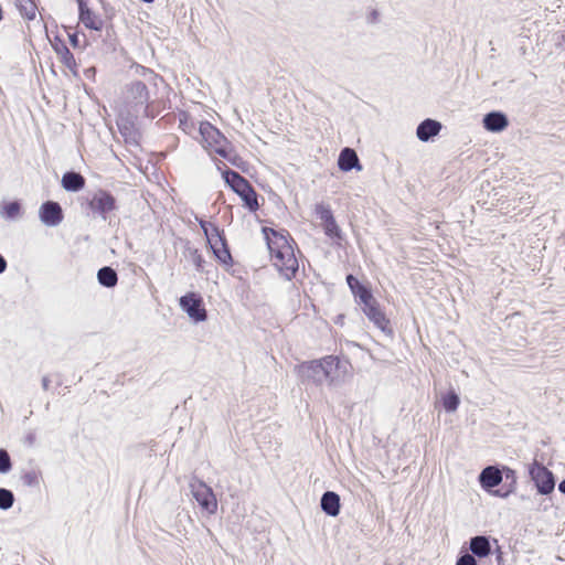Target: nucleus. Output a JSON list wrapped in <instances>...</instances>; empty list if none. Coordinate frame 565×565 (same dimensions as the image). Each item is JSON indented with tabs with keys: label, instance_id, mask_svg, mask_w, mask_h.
<instances>
[{
	"label": "nucleus",
	"instance_id": "obj_27",
	"mask_svg": "<svg viewBox=\"0 0 565 565\" xmlns=\"http://www.w3.org/2000/svg\"><path fill=\"white\" fill-rule=\"evenodd\" d=\"M441 402L447 412H455L459 405V397L455 392H448L441 397Z\"/></svg>",
	"mask_w": 565,
	"mask_h": 565
},
{
	"label": "nucleus",
	"instance_id": "obj_33",
	"mask_svg": "<svg viewBox=\"0 0 565 565\" xmlns=\"http://www.w3.org/2000/svg\"><path fill=\"white\" fill-rule=\"evenodd\" d=\"M22 480L26 486H36L39 483V476L34 471H30L22 476Z\"/></svg>",
	"mask_w": 565,
	"mask_h": 565
},
{
	"label": "nucleus",
	"instance_id": "obj_24",
	"mask_svg": "<svg viewBox=\"0 0 565 565\" xmlns=\"http://www.w3.org/2000/svg\"><path fill=\"white\" fill-rule=\"evenodd\" d=\"M97 278L100 285L111 288L117 285L118 276L111 267H103L98 270Z\"/></svg>",
	"mask_w": 565,
	"mask_h": 565
},
{
	"label": "nucleus",
	"instance_id": "obj_18",
	"mask_svg": "<svg viewBox=\"0 0 565 565\" xmlns=\"http://www.w3.org/2000/svg\"><path fill=\"white\" fill-rule=\"evenodd\" d=\"M483 126L489 131H502L508 127V119L501 113H489L483 118Z\"/></svg>",
	"mask_w": 565,
	"mask_h": 565
},
{
	"label": "nucleus",
	"instance_id": "obj_26",
	"mask_svg": "<svg viewBox=\"0 0 565 565\" xmlns=\"http://www.w3.org/2000/svg\"><path fill=\"white\" fill-rule=\"evenodd\" d=\"M179 118V128L186 135L192 136L196 130L195 120L188 111H180L178 115Z\"/></svg>",
	"mask_w": 565,
	"mask_h": 565
},
{
	"label": "nucleus",
	"instance_id": "obj_6",
	"mask_svg": "<svg viewBox=\"0 0 565 565\" xmlns=\"http://www.w3.org/2000/svg\"><path fill=\"white\" fill-rule=\"evenodd\" d=\"M190 488L201 509L209 515L215 514L218 503L212 488L201 480L191 482Z\"/></svg>",
	"mask_w": 565,
	"mask_h": 565
},
{
	"label": "nucleus",
	"instance_id": "obj_31",
	"mask_svg": "<svg viewBox=\"0 0 565 565\" xmlns=\"http://www.w3.org/2000/svg\"><path fill=\"white\" fill-rule=\"evenodd\" d=\"M190 258L195 266L198 271H203L205 259L202 255V253L198 248H190L189 249Z\"/></svg>",
	"mask_w": 565,
	"mask_h": 565
},
{
	"label": "nucleus",
	"instance_id": "obj_30",
	"mask_svg": "<svg viewBox=\"0 0 565 565\" xmlns=\"http://www.w3.org/2000/svg\"><path fill=\"white\" fill-rule=\"evenodd\" d=\"M14 497L10 490L0 488V509L8 510L13 505Z\"/></svg>",
	"mask_w": 565,
	"mask_h": 565
},
{
	"label": "nucleus",
	"instance_id": "obj_7",
	"mask_svg": "<svg viewBox=\"0 0 565 565\" xmlns=\"http://www.w3.org/2000/svg\"><path fill=\"white\" fill-rule=\"evenodd\" d=\"M359 303L362 305L364 315L374 323L375 327L381 329L383 332H392L390 319L386 317L379 301L372 294H370L367 298L359 301Z\"/></svg>",
	"mask_w": 565,
	"mask_h": 565
},
{
	"label": "nucleus",
	"instance_id": "obj_29",
	"mask_svg": "<svg viewBox=\"0 0 565 565\" xmlns=\"http://www.w3.org/2000/svg\"><path fill=\"white\" fill-rule=\"evenodd\" d=\"M21 15L26 20H34L36 17V6L30 1L26 0L24 3H20L19 6Z\"/></svg>",
	"mask_w": 565,
	"mask_h": 565
},
{
	"label": "nucleus",
	"instance_id": "obj_32",
	"mask_svg": "<svg viewBox=\"0 0 565 565\" xmlns=\"http://www.w3.org/2000/svg\"><path fill=\"white\" fill-rule=\"evenodd\" d=\"M11 459L7 450L0 449V472L6 473L11 469Z\"/></svg>",
	"mask_w": 565,
	"mask_h": 565
},
{
	"label": "nucleus",
	"instance_id": "obj_9",
	"mask_svg": "<svg viewBox=\"0 0 565 565\" xmlns=\"http://www.w3.org/2000/svg\"><path fill=\"white\" fill-rule=\"evenodd\" d=\"M180 307L188 313L194 322L205 321L207 312L202 297L196 292H188L179 300Z\"/></svg>",
	"mask_w": 565,
	"mask_h": 565
},
{
	"label": "nucleus",
	"instance_id": "obj_4",
	"mask_svg": "<svg viewBox=\"0 0 565 565\" xmlns=\"http://www.w3.org/2000/svg\"><path fill=\"white\" fill-rule=\"evenodd\" d=\"M199 224L216 260L225 267H232L234 260L224 232L217 225L204 220H201Z\"/></svg>",
	"mask_w": 565,
	"mask_h": 565
},
{
	"label": "nucleus",
	"instance_id": "obj_3",
	"mask_svg": "<svg viewBox=\"0 0 565 565\" xmlns=\"http://www.w3.org/2000/svg\"><path fill=\"white\" fill-rule=\"evenodd\" d=\"M217 169L225 183L241 198L243 205L250 212H256L259 209L258 195L249 181L238 172L228 169L224 162L217 164Z\"/></svg>",
	"mask_w": 565,
	"mask_h": 565
},
{
	"label": "nucleus",
	"instance_id": "obj_22",
	"mask_svg": "<svg viewBox=\"0 0 565 565\" xmlns=\"http://www.w3.org/2000/svg\"><path fill=\"white\" fill-rule=\"evenodd\" d=\"M62 185L66 191H79L85 186V178L77 172H66L62 178Z\"/></svg>",
	"mask_w": 565,
	"mask_h": 565
},
{
	"label": "nucleus",
	"instance_id": "obj_1",
	"mask_svg": "<svg viewBox=\"0 0 565 565\" xmlns=\"http://www.w3.org/2000/svg\"><path fill=\"white\" fill-rule=\"evenodd\" d=\"M270 260L277 270L288 280L296 277L299 262L295 254L296 242L286 230L264 227Z\"/></svg>",
	"mask_w": 565,
	"mask_h": 565
},
{
	"label": "nucleus",
	"instance_id": "obj_13",
	"mask_svg": "<svg viewBox=\"0 0 565 565\" xmlns=\"http://www.w3.org/2000/svg\"><path fill=\"white\" fill-rule=\"evenodd\" d=\"M40 218L49 226H56L63 221V211L58 203L47 201L40 207Z\"/></svg>",
	"mask_w": 565,
	"mask_h": 565
},
{
	"label": "nucleus",
	"instance_id": "obj_11",
	"mask_svg": "<svg viewBox=\"0 0 565 565\" xmlns=\"http://www.w3.org/2000/svg\"><path fill=\"white\" fill-rule=\"evenodd\" d=\"M87 205L93 213L105 216L116 209V199L108 191L98 190L93 194Z\"/></svg>",
	"mask_w": 565,
	"mask_h": 565
},
{
	"label": "nucleus",
	"instance_id": "obj_17",
	"mask_svg": "<svg viewBox=\"0 0 565 565\" xmlns=\"http://www.w3.org/2000/svg\"><path fill=\"white\" fill-rule=\"evenodd\" d=\"M338 166L342 171H350L353 168L361 170L356 152L351 148H344L340 152Z\"/></svg>",
	"mask_w": 565,
	"mask_h": 565
},
{
	"label": "nucleus",
	"instance_id": "obj_2",
	"mask_svg": "<svg viewBox=\"0 0 565 565\" xmlns=\"http://www.w3.org/2000/svg\"><path fill=\"white\" fill-rule=\"evenodd\" d=\"M199 142L216 162V166L223 162L221 159L228 161L233 166H238L239 156L235 151L232 142L218 128L210 121H201L199 125Z\"/></svg>",
	"mask_w": 565,
	"mask_h": 565
},
{
	"label": "nucleus",
	"instance_id": "obj_21",
	"mask_svg": "<svg viewBox=\"0 0 565 565\" xmlns=\"http://www.w3.org/2000/svg\"><path fill=\"white\" fill-rule=\"evenodd\" d=\"M321 508L327 514L337 516L340 513V497L332 491L326 492L321 498Z\"/></svg>",
	"mask_w": 565,
	"mask_h": 565
},
{
	"label": "nucleus",
	"instance_id": "obj_14",
	"mask_svg": "<svg viewBox=\"0 0 565 565\" xmlns=\"http://www.w3.org/2000/svg\"><path fill=\"white\" fill-rule=\"evenodd\" d=\"M297 370L302 381H311L316 384L322 383L321 359L303 362Z\"/></svg>",
	"mask_w": 565,
	"mask_h": 565
},
{
	"label": "nucleus",
	"instance_id": "obj_15",
	"mask_svg": "<svg viewBox=\"0 0 565 565\" xmlns=\"http://www.w3.org/2000/svg\"><path fill=\"white\" fill-rule=\"evenodd\" d=\"M341 362L338 356L327 355L321 359L322 381L332 384L340 379Z\"/></svg>",
	"mask_w": 565,
	"mask_h": 565
},
{
	"label": "nucleus",
	"instance_id": "obj_5",
	"mask_svg": "<svg viewBox=\"0 0 565 565\" xmlns=\"http://www.w3.org/2000/svg\"><path fill=\"white\" fill-rule=\"evenodd\" d=\"M78 20L87 30L100 32L105 24V14L99 0H77Z\"/></svg>",
	"mask_w": 565,
	"mask_h": 565
},
{
	"label": "nucleus",
	"instance_id": "obj_16",
	"mask_svg": "<svg viewBox=\"0 0 565 565\" xmlns=\"http://www.w3.org/2000/svg\"><path fill=\"white\" fill-rule=\"evenodd\" d=\"M479 481L481 487L489 491L500 484L502 481V472L497 467L489 466L481 471Z\"/></svg>",
	"mask_w": 565,
	"mask_h": 565
},
{
	"label": "nucleus",
	"instance_id": "obj_23",
	"mask_svg": "<svg viewBox=\"0 0 565 565\" xmlns=\"http://www.w3.org/2000/svg\"><path fill=\"white\" fill-rule=\"evenodd\" d=\"M347 282L355 299H358V302L367 298L369 295L372 294V291L362 285L353 275L347 276Z\"/></svg>",
	"mask_w": 565,
	"mask_h": 565
},
{
	"label": "nucleus",
	"instance_id": "obj_35",
	"mask_svg": "<svg viewBox=\"0 0 565 565\" xmlns=\"http://www.w3.org/2000/svg\"><path fill=\"white\" fill-rule=\"evenodd\" d=\"M70 41L74 47L78 46V36L76 34L70 35Z\"/></svg>",
	"mask_w": 565,
	"mask_h": 565
},
{
	"label": "nucleus",
	"instance_id": "obj_36",
	"mask_svg": "<svg viewBox=\"0 0 565 565\" xmlns=\"http://www.w3.org/2000/svg\"><path fill=\"white\" fill-rule=\"evenodd\" d=\"M7 269V262L6 259L0 255V274H2Z\"/></svg>",
	"mask_w": 565,
	"mask_h": 565
},
{
	"label": "nucleus",
	"instance_id": "obj_19",
	"mask_svg": "<svg viewBox=\"0 0 565 565\" xmlns=\"http://www.w3.org/2000/svg\"><path fill=\"white\" fill-rule=\"evenodd\" d=\"M53 47L58 56L60 62L75 73L77 70V63L66 44L64 42H58L55 43Z\"/></svg>",
	"mask_w": 565,
	"mask_h": 565
},
{
	"label": "nucleus",
	"instance_id": "obj_12",
	"mask_svg": "<svg viewBox=\"0 0 565 565\" xmlns=\"http://www.w3.org/2000/svg\"><path fill=\"white\" fill-rule=\"evenodd\" d=\"M315 214L321 221L327 236L331 238L340 237V228L329 205L324 203L317 204L315 206Z\"/></svg>",
	"mask_w": 565,
	"mask_h": 565
},
{
	"label": "nucleus",
	"instance_id": "obj_34",
	"mask_svg": "<svg viewBox=\"0 0 565 565\" xmlns=\"http://www.w3.org/2000/svg\"><path fill=\"white\" fill-rule=\"evenodd\" d=\"M456 565H477L476 559L470 554L461 556Z\"/></svg>",
	"mask_w": 565,
	"mask_h": 565
},
{
	"label": "nucleus",
	"instance_id": "obj_20",
	"mask_svg": "<svg viewBox=\"0 0 565 565\" xmlns=\"http://www.w3.org/2000/svg\"><path fill=\"white\" fill-rule=\"evenodd\" d=\"M440 129V122L433 119H426L417 127L416 134L419 140L427 141L431 137L438 135Z\"/></svg>",
	"mask_w": 565,
	"mask_h": 565
},
{
	"label": "nucleus",
	"instance_id": "obj_28",
	"mask_svg": "<svg viewBox=\"0 0 565 565\" xmlns=\"http://www.w3.org/2000/svg\"><path fill=\"white\" fill-rule=\"evenodd\" d=\"M21 206L18 202H9L2 205L1 215L7 218H15L20 215Z\"/></svg>",
	"mask_w": 565,
	"mask_h": 565
},
{
	"label": "nucleus",
	"instance_id": "obj_37",
	"mask_svg": "<svg viewBox=\"0 0 565 565\" xmlns=\"http://www.w3.org/2000/svg\"><path fill=\"white\" fill-rule=\"evenodd\" d=\"M558 491L565 495V479L559 482Z\"/></svg>",
	"mask_w": 565,
	"mask_h": 565
},
{
	"label": "nucleus",
	"instance_id": "obj_38",
	"mask_svg": "<svg viewBox=\"0 0 565 565\" xmlns=\"http://www.w3.org/2000/svg\"><path fill=\"white\" fill-rule=\"evenodd\" d=\"M534 270H535V265L532 263L531 271H534Z\"/></svg>",
	"mask_w": 565,
	"mask_h": 565
},
{
	"label": "nucleus",
	"instance_id": "obj_10",
	"mask_svg": "<svg viewBox=\"0 0 565 565\" xmlns=\"http://www.w3.org/2000/svg\"><path fill=\"white\" fill-rule=\"evenodd\" d=\"M532 480L541 494H550L554 491V475L544 466L536 463L535 460L532 462Z\"/></svg>",
	"mask_w": 565,
	"mask_h": 565
},
{
	"label": "nucleus",
	"instance_id": "obj_8",
	"mask_svg": "<svg viewBox=\"0 0 565 565\" xmlns=\"http://www.w3.org/2000/svg\"><path fill=\"white\" fill-rule=\"evenodd\" d=\"M149 102V92L145 83L137 81L131 83L124 93V103L129 110L145 107Z\"/></svg>",
	"mask_w": 565,
	"mask_h": 565
},
{
	"label": "nucleus",
	"instance_id": "obj_25",
	"mask_svg": "<svg viewBox=\"0 0 565 565\" xmlns=\"http://www.w3.org/2000/svg\"><path fill=\"white\" fill-rule=\"evenodd\" d=\"M470 550L477 556H487L490 553V544L487 537L476 536L470 542Z\"/></svg>",
	"mask_w": 565,
	"mask_h": 565
}]
</instances>
